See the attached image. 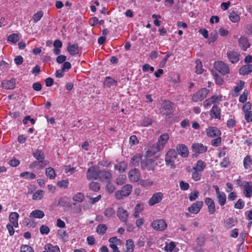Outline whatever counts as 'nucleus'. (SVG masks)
Wrapping results in <instances>:
<instances>
[{"mask_svg":"<svg viewBox=\"0 0 252 252\" xmlns=\"http://www.w3.org/2000/svg\"><path fill=\"white\" fill-rule=\"evenodd\" d=\"M238 43L240 48L244 51H246L250 46V43L248 38L244 36L239 38Z\"/></svg>","mask_w":252,"mask_h":252,"instance_id":"18","label":"nucleus"},{"mask_svg":"<svg viewBox=\"0 0 252 252\" xmlns=\"http://www.w3.org/2000/svg\"><path fill=\"white\" fill-rule=\"evenodd\" d=\"M163 198V194L161 192L154 193L148 201V205L152 206L161 202Z\"/></svg>","mask_w":252,"mask_h":252,"instance_id":"8","label":"nucleus"},{"mask_svg":"<svg viewBox=\"0 0 252 252\" xmlns=\"http://www.w3.org/2000/svg\"><path fill=\"white\" fill-rule=\"evenodd\" d=\"M99 170L96 167H91L89 168L87 172V178L88 180H96L98 178Z\"/></svg>","mask_w":252,"mask_h":252,"instance_id":"9","label":"nucleus"},{"mask_svg":"<svg viewBox=\"0 0 252 252\" xmlns=\"http://www.w3.org/2000/svg\"><path fill=\"white\" fill-rule=\"evenodd\" d=\"M44 249L47 252H60V249L58 246H54L50 243L46 244Z\"/></svg>","mask_w":252,"mask_h":252,"instance_id":"30","label":"nucleus"},{"mask_svg":"<svg viewBox=\"0 0 252 252\" xmlns=\"http://www.w3.org/2000/svg\"><path fill=\"white\" fill-rule=\"evenodd\" d=\"M221 131L216 127H209L207 129V135L210 137H219L221 135Z\"/></svg>","mask_w":252,"mask_h":252,"instance_id":"15","label":"nucleus"},{"mask_svg":"<svg viewBox=\"0 0 252 252\" xmlns=\"http://www.w3.org/2000/svg\"><path fill=\"white\" fill-rule=\"evenodd\" d=\"M20 176L21 177H23L28 180L33 179L36 177V175L34 173L30 172H22L20 173Z\"/></svg>","mask_w":252,"mask_h":252,"instance_id":"36","label":"nucleus"},{"mask_svg":"<svg viewBox=\"0 0 252 252\" xmlns=\"http://www.w3.org/2000/svg\"><path fill=\"white\" fill-rule=\"evenodd\" d=\"M153 123L151 119L149 118H145L142 122V125L144 126H148L151 125Z\"/></svg>","mask_w":252,"mask_h":252,"instance_id":"62","label":"nucleus"},{"mask_svg":"<svg viewBox=\"0 0 252 252\" xmlns=\"http://www.w3.org/2000/svg\"><path fill=\"white\" fill-rule=\"evenodd\" d=\"M132 186L129 184L125 185L121 190H118L115 193V197L117 199H122L124 197L128 196L132 191Z\"/></svg>","mask_w":252,"mask_h":252,"instance_id":"1","label":"nucleus"},{"mask_svg":"<svg viewBox=\"0 0 252 252\" xmlns=\"http://www.w3.org/2000/svg\"><path fill=\"white\" fill-rule=\"evenodd\" d=\"M212 75L215 80L216 83L217 84L220 85L223 84V80L220 76L213 71H212Z\"/></svg>","mask_w":252,"mask_h":252,"instance_id":"47","label":"nucleus"},{"mask_svg":"<svg viewBox=\"0 0 252 252\" xmlns=\"http://www.w3.org/2000/svg\"><path fill=\"white\" fill-rule=\"evenodd\" d=\"M245 203L241 199H239L234 205V207L236 209H242L244 207Z\"/></svg>","mask_w":252,"mask_h":252,"instance_id":"63","label":"nucleus"},{"mask_svg":"<svg viewBox=\"0 0 252 252\" xmlns=\"http://www.w3.org/2000/svg\"><path fill=\"white\" fill-rule=\"evenodd\" d=\"M73 201L77 202H81L84 199V195L82 193L78 192L72 198Z\"/></svg>","mask_w":252,"mask_h":252,"instance_id":"43","label":"nucleus"},{"mask_svg":"<svg viewBox=\"0 0 252 252\" xmlns=\"http://www.w3.org/2000/svg\"><path fill=\"white\" fill-rule=\"evenodd\" d=\"M214 67L216 70L218 71L222 75H224L229 72V66L222 61L215 62Z\"/></svg>","mask_w":252,"mask_h":252,"instance_id":"4","label":"nucleus"},{"mask_svg":"<svg viewBox=\"0 0 252 252\" xmlns=\"http://www.w3.org/2000/svg\"><path fill=\"white\" fill-rule=\"evenodd\" d=\"M128 177L131 182H137L141 177L139 170L136 168L130 170L128 172Z\"/></svg>","mask_w":252,"mask_h":252,"instance_id":"10","label":"nucleus"},{"mask_svg":"<svg viewBox=\"0 0 252 252\" xmlns=\"http://www.w3.org/2000/svg\"><path fill=\"white\" fill-rule=\"evenodd\" d=\"M142 156L140 154H137L133 156L131 159L130 165L138 166L142 159Z\"/></svg>","mask_w":252,"mask_h":252,"instance_id":"28","label":"nucleus"},{"mask_svg":"<svg viewBox=\"0 0 252 252\" xmlns=\"http://www.w3.org/2000/svg\"><path fill=\"white\" fill-rule=\"evenodd\" d=\"M67 51L71 55L78 54L79 52L78 45L73 44L68 46Z\"/></svg>","mask_w":252,"mask_h":252,"instance_id":"34","label":"nucleus"},{"mask_svg":"<svg viewBox=\"0 0 252 252\" xmlns=\"http://www.w3.org/2000/svg\"><path fill=\"white\" fill-rule=\"evenodd\" d=\"M115 214V211L113 208L108 207L105 209L104 215L107 218L111 217Z\"/></svg>","mask_w":252,"mask_h":252,"instance_id":"41","label":"nucleus"},{"mask_svg":"<svg viewBox=\"0 0 252 252\" xmlns=\"http://www.w3.org/2000/svg\"><path fill=\"white\" fill-rule=\"evenodd\" d=\"M43 13L42 11H38L32 17V20L34 23L39 21L42 17Z\"/></svg>","mask_w":252,"mask_h":252,"instance_id":"52","label":"nucleus"},{"mask_svg":"<svg viewBox=\"0 0 252 252\" xmlns=\"http://www.w3.org/2000/svg\"><path fill=\"white\" fill-rule=\"evenodd\" d=\"M244 194L247 197H250L252 195V184L251 182H246L244 185Z\"/></svg>","mask_w":252,"mask_h":252,"instance_id":"23","label":"nucleus"},{"mask_svg":"<svg viewBox=\"0 0 252 252\" xmlns=\"http://www.w3.org/2000/svg\"><path fill=\"white\" fill-rule=\"evenodd\" d=\"M50 232V229L48 226L45 225H42L40 227V232L41 234H48Z\"/></svg>","mask_w":252,"mask_h":252,"instance_id":"57","label":"nucleus"},{"mask_svg":"<svg viewBox=\"0 0 252 252\" xmlns=\"http://www.w3.org/2000/svg\"><path fill=\"white\" fill-rule=\"evenodd\" d=\"M209 91L207 89L203 88L193 94L192 100L194 102L201 101L206 97Z\"/></svg>","mask_w":252,"mask_h":252,"instance_id":"7","label":"nucleus"},{"mask_svg":"<svg viewBox=\"0 0 252 252\" xmlns=\"http://www.w3.org/2000/svg\"><path fill=\"white\" fill-rule=\"evenodd\" d=\"M45 174L50 179H53L56 177L55 170L51 167L46 168L45 170Z\"/></svg>","mask_w":252,"mask_h":252,"instance_id":"39","label":"nucleus"},{"mask_svg":"<svg viewBox=\"0 0 252 252\" xmlns=\"http://www.w3.org/2000/svg\"><path fill=\"white\" fill-rule=\"evenodd\" d=\"M98 178L102 181L107 180L110 181L112 178V174L110 172L105 170H99Z\"/></svg>","mask_w":252,"mask_h":252,"instance_id":"21","label":"nucleus"},{"mask_svg":"<svg viewBox=\"0 0 252 252\" xmlns=\"http://www.w3.org/2000/svg\"><path fill=\"white\" fill-rule=\"evenodd\" d=\"M206 166V164L204 161L199 160L197 161L196 166L193 167V169L194 171L201 172L204 169Z\"/></svg>","mask_w":252,"mask_h":252,"instance_id":"32","label":"nucleus"},{"mask_svg":"<svg viewBox=\"0 0 252 252\" xmlns=\"http://www.w3.org/2000/svg\"><path fill=\"white\" fill-rule=\"evenodd\" d=\"M199 171H194L192 174V178L195 181L200 180L201 174L199 173Z\"/></svg>","mask_w":252,"mask_h":252,"instance_id":"61","label":"nucleus"},{"mask_svg":"<svg viewBox=\"0 0 252 252\" xmlns=\"http://www.w3.org/2000/svg\"><path fill=\"white\" fill-rule=\"evenodd\" d=\"M218 37V33L216 30L212 32L210 34L209 38V42L210 43L211 42H214L217 39Z\"/></svg>","mask_w":252,"mask_h":252,"instance_id":"49","label":"nucleus"},{"mask_svg":"<svg viewBox=\"0 0 252 252\" xmlns=\"http://www.w3.org/2000/svg\"><path fill=\"white\" fill-rule=\"evenodd\" d=\"M33 157L36 160H45L44 152L40 150H36L32 153Z\"/></svg>","mask_w":252,"mask_h":252,"instance_id":"33","label":"nucleus"},{"mask_svg":"<svg viewBox=\"0 0 252 252\" xmlns=\"http://www.w3.org/2000/svg\"><path fill=\"white\" fill-rule=\"evenodd\" d=\"M203 203L202 201H196L188 208V211L192 214H196L200 211L203 206Z\"/></svg>","mask_w":252,"mask_h":252,"instance_id":"12","label":"nucleus"},{"mask_svg":"<svg viewBox=\"0 0 252 252\" xmlns=\"http://www.w3.org/2000/svg\"><path fill=\"white\" fill-rule=\"evenodd\" d=\"M107 230L106 226L104 224H99L96 227V232L100 234L103 235Z\"/></svg>","mask_w":252,"mask_h":252,"instance_id":"45","label":"nucleus"},{"mask_svg":"<svg viewBox=\"0 0 252 252\" xmlns=\"http://www.w3.org/2000/svg\"><path fill=\"white\" fill-rule=\"evenodd\" d=\"M218 201L220 206H223L226 203V195L223 192H221L217 194Z\"/></svg>","mask_w":252,"mask_h":252,"instance_id":"31","label":"nucleus"},{"mask_svg":"<svg viewBox=\"0 0 252 252\" xmlns=\"http://www.w3.org/2000/svg\"><path fill=\"white\" fill-rule=\"evenodd\" d=\"M229 19L232 22H237L240 20L239 16L235 12H232L229 14Z\"/></svg>","mask_w":252,"mask_h":252,"instance_id":"48","label":"nucleus"},{"mask_svg":"<svg viewBox=\"0 0 252 252\" xmlns=\"http://www.w3.org/2000/svg\"><path fill=\"white\" fill-rule=\"evenodd\" d=\"M195 64L196 73L199 74H201L204 70L201 62L199 60H196L195 62Z\"/></svg>","mask_w":252,"mask_h":252,"instance_id":"40","label":"nucleus"},{"mask_svg":"<svg viewBox=\"0 0 252 252\" xmlns=\"http://www.w3.org/2000/svg\"><path fill=\"white\" fill-rule=\"evenodd\" d=\"M243 165L246 169L249 168L252 165V159L250 156H247L244 158Z\"/></svg>","mask_w":252,"mask_h":252,"instance_id":"37","label":"nucleus"},{"mask_svg":"<svg viewBox=\"0 0 252 252\" xmlns=\"http://www.w3.org/2000/svg\"><path fill=\"white\" fill-rule=\"evenodd\" d=\"M169 138V136L167 133L161 134L158 138L155 152H159L163 150Z\"/></svg>","mask_w":252,"mask_h":252,"instance_id":"3","label":"nucleus"},{"mask_svg":"<svg viewBox=\"0 0 252 252\" xmlns=\"http://www.w3.org/2000/svg\"><path fill=\"white\" fill-rule=\"evenodd\" d=\"M127 167V163L124 161H120L114 165V169L119 172H124Z\"/></svg>","mask_w":252,"mask_h":252,"instance_id":"25","label":"nucleus"},{"mask_svg":"<svg viewBox=\"0 0 252 252\" xmlns=\"http://www.w3.org/2000/svg\"><path fill=\"white\" fill-rule=\"evenodd\" d=\"M178 153L183 158L188 156L189 151L187 147L184 144H178L176 147Z\"/></svg>","mask_w":252,"mask_h":252,"instance_id":"16","label":"nucleus"},{"mask_svg":"<svg viewBox=\"0 0 252 252\" xmlns=\"http://www.w3.org/2000/svg\"><path fill=\"white\" fill-rule=\"evenodd\" d=\"M1 86L5 89H13L15 87V80L14 79H11L9 80H3L1 82Z\"/></svg>","mask_w":252,"mask_h":252,"instance_id":"20","label":"nucleus"},{"mask_svg":"<svg viewBox=\"0 0 252 252\" xmlns=\"http://www.w3.org/2000/svg\"><path fill=\"white\" fill-rule=\"evenodd\" d=\"M252 71V65L248 64L243 65L239 69V73L241 75H247Z\"/></svg>","mask_w":252,"mask_h":252,"instance_id":"27","label":"nucleus"},{"mask_svg":"<svg viewBox=\"0 0 252 252\" xmlns=\"http://www.w3.org/2000/svg\"><path fill=\"white\" fill-rule=\"evenodd\" d=\"M43 196V191L42 190H37L32 195L33 200H40Z\"/></svg>","mask_w":252,"mask_h":252,"instance_id":"46","label":"nucleus"},{"mask_svg":"<svg viewBox=\"0 0 252 252\" xmlns=\"http://www.w3.org/2000/svg\"><path fill=\"white\" fill-rule=\"evenodd\" d=\"M19 215L18 213L14 212L10 213L9 220L15 227H18V218Z\"/></svg>","mask_w":252,"mask_h":252,"instance_id":"22","label":"nucleus"},{"mask_svg":"<svg viewBox=\"0 0 252 252\" xmlns=\"http://www.w3.org/2000/svg\"><path fill=\"white\" fill-rule=\"evenodd\" d=\"M192 149L195 153L202 154L206 152L207 148L201 143H194L192 145Z\"/></svg>","mask_w":252,"mask_h":252,"instance_id":"19","label":"nucleus"},{"mask_svg":"<svg viewBox=\"0 0 252 252\" xmlns=\"http://www.w3.org/2000/svg\"><path fill=\"white\" fill-rule=\"evenodd\" d=\"M220 109L217 106H213L210 110V115L216 119H220Z\"/></svg>","mask_w":252,"mask_h":252,"instance_id":"29","label":"nucleus"},{"mask_svg":"<svg viewBox=\"0 0 252 252\" xmlns=\"http://www.w3.org/2000/svg\"><path fill=\"white\" fill-rule=\"evenodd\" d=\"M64 170L66 173L72 174L75 172L76 169L75 168L72 167L69 165H66L64 166Z\"/></svg>","mask_w":252,"mask_h":252,"instance_id":"64","label":"nucleus"},{"mask_svg":"<svg viewBox=\"0 0 252 252\" xmlns=\"http://www.w3.org/2000/svg\"><path fill=\"white\" fill-rule=\"evenodd\" d=\"M227 57L232 63H236L239 61L240 54L234 51L227 52Z\"/></svg>","mask_w":252,"mask_h":252,"instance_id":"13","label":"nucleus"},{"mask_svg":"<svg viewBox=\"0 0 252 252\" xmlns=\"http://www.w3.org/2000/svg\"><path fill=\"white\" fill-rule=\"evenodd\" d=\"M153 228L157 231H163L167 227L165 221L162 219L155 220L151 224Z\"/></svg>","mask_w":252,"mask_h":252,"instance_id":"6","label":"nucleus"},{"mask_svg":"<svg viewBox=\"0 0 252 252\" xmlns=\"http://www.w3.org/2000/svg\"><path fill=\"white\" fill-rule=\"evenodd\" d=\"M219 99L218 96H213L211 98L205 100L203 102V105L204 107H208L211 106L215 102H216Z\"/></svg>","mask_w":252,"mask_h":252,"instance_id":"35","label":"nucleus"},{"mask_svg":"<svg viewBox=\"0 0 252 252\" xmlns=\"http://www.w3.org/2000/svg\"><path fill=\"white\" fill-rule=\"evenodd\" d=\"M205 203L208 207V212L210 214H213L216 211L215 204L214 201L210 197H206L205 199Z\"/></svg>","mask_w":252,"mask_h":252,"instance_id":"17","label":"nucleus"},{"mask_svg":"<svg viewBox=\"0 0 252 252\" xmlns=\"http://www.w3.org/2000/svg\"><path fill=\"white\" fill-rule=\"evenodd\" d=\"M48 164L49 162L47 160H36L30 165L29 167L31 169H40L43 168Z\"/></svg>","mask_w":252,"mask_h":252,"instance_id":"11","label":"nucleus"},{"mask_svg":"<svg viewBox=\"0 0 252 252\" xmlns=\"http://www.w3.org/2000/svg\"><path fill=\"white\" fill-rule=\"evenodd\" d=\"M177 157V153L174 149H170L165 156L166 164L172 168L175 167L174 162Z\"/></svg>","mask_w":252,"mask_h":252,"instance_id":"2","label":"nucleus"},{"mask_svg":"<svg viewBox=\"0 0 252 252\" xmlns=\"http://www.w3.org/2000/svg\"><path fill=\"white\" fill-rule=\"evenodd\" d=\"M117 81L110 77H107L104 81V86L105 88H110L112 86H117Z\"/></svg>","mask_w":252,"mask_h":252,"instance_id":"26","label":"nucleus"},{"mask_svg":"<svg viewBox=\"0 0 252 252\" xmlns=\"http://www.w3.org/2000/svg\"><path fill=\"white\" fill-rule=\"evenodd\" d=\"M249 91L247 90H245L243 94L239 97V101L242 103L246 102L247 100V96Z\"/></svg>","mask_w":252,"mask_h":252,"instance_id":"53","label":"nucleus"},{"mask_svg":"<svg viewBox=\"0 0 252 252\" xmlns=\"http://www.w3.org/2000/svg\"><path fill=\"white\" fill-rule=\"evenodd\" d=\"M234 220L233 219H227L224 222L225 227L230 228L234 225Z\"/></svg>","mask_w":252,"mask_h":252,"instance_id":"54","label":"nucleus"},{"mask_svg":"<svg viewBox=\"0 0 252 252\" xmlns=\"http://www.w3.org/2000/svg\"><path fill=\"white\" fill-rule=\"evenodd\" d=\"M174 104L170 101H164L161 107V112L163 114L169 115L173 112Z\"/></svg>","mask_w":252,"mask_h":252,"instance_id":"5","label":"nucleus"},{"mask_svg":"<svg viewBox=\"0 0 252 252\" xmlns=\"http://www.w3.org/2000/svg\"><path fill=\"white\" fill-rule=\"evenodd\" d=\"M126 180V177L125 175H120L116 179V183L118 185H122L125 183Z\"/></svg>","mask_w":252,"mask_h":252,"instance_id":"42","label":"nucleus"},{"mask_svg":"<svg viewBox=\"0 0 252 252\" xmlns=\"http://www.w3.org/2000/svg\"><path fill=\"white\" fill-rule=\"evenodd\" d=\"M221 141V138L220 136H219L217 137V138L215 139H212L211 140V143L213 146L218 147L220 144Z\"/></svg>","mask_w":252,"mask_h":252,"instance_id":"55","label":"nucleus"},{"mask_svg":"<svg viewBox=\"0 0 252 252\" xmlns=\"http://www.w3.org/2000/svg\"><path fill=\"white\" fill-rule=\"evenodd\" d=\"M45 216L44 213L40 210H34L32 211L30 214V218L42 219Z\"/></svg>","mask_w":252,"mask_h":252,"instance_id":"24","label":"nucleus"},{"mask_svg":"<svg viewBox=\"0 0 252 252\" xmlns=\"http://www.w3.org/2000/svg\"><path fill=\"white\" fill-rule=\"evenodd\" d=\"M175 247V245L174 242H171L167 244L165 246V250L167 252H171Z\"/></svg>","mask_w":252,"mask_h":252,"instance_id":"58","label":"nucleus"},{"mask_svg":"<svg viewBox=\"0 0 252 252\" xmlns=\"http://www.w3.org/2000/svg\"><path fill=\"white\" fill-rule=\"evenodd\" d=\"M156 148V144L153 145V146L151 147L149 150L147 151V155L149 156H152L158 152H155V149Z\"/></svg>","mask_w":252,"mask_h":252,"instance_id":"60","label":"nucleus"},{"mask_svg":"<svg viewBox=\"0 0 252 252\" xmlns=\"http://www.w3.org/2000/svg\"><path fill=\"white\" fill-rule=\"evenodd\" d=\"M117 216L121 221L126 222L127 220L128 213L123 207H119L117 210Z\"/></svg>","mask_w":252,"mask_h":252,"instance_id":"14","label":"nucleus"},{"mask_svg":"<svg viewBox=\"0 0 252 252\" xmlns=\"http://www.w3.org/2000/svg\"><path fill=\"white\" fill-rule=\"evenodd\" d=\"M153 184V181L150 179L143 180L140 181V185L146 188L150 187Z\"/></svg>","mask_w":252,"mask_h":252,"instance_id":"44","label":"nucleus"},{"mask_svg":"<svg viewBox=\"0 0 252 252\" xmlns=\"http://www.w3.org/2000/svg\"><path fill=\"white\" fill-rule=\"evenodd\" d=\"M199 192L197 190L194 191L193 192H191L189 196V200L190 201L195 200L199 196Z\"/></svg>","mask_w":252,"mask_h":252,"instance_id":"59","label":"nucleus"},{"mask_svg":"<svg viewBox=\"0 0 252 252\" xmlns=\"http://www.w3.org/2000/svg\"><path fill=\"white\" fill-rule=\"evenodd\" d=\"M19 40V35L17 33H13L8 37V40L12 43H16Z\"/></svg>","mask_w":252,"mask_h":252,"instance_id":"50","label":"nucleus"},{"mask_svg":"<svg viewBox=\"0 0 252 252\" xmlns=\"http://www.w3.org/2000/svg\"><path fill=\"white\" fill-rule=\"evenodd\" d=\"M21 252H34L32 247L26 245H23L20 248Z\"/></svg>","mask_w":252,"mask_h":252,"instance_id":"51","label":"nucleus"},{"mask_svg":"<svg viewBox=\"0 0 252 252\" xmlns=\"http://www.w3.org/2000/svg\"><path fill=\"white\" fill-rule=\"evenodd\" d=\"M89 188L92 190L97 191L99 189V184L96 182H92L90 184Z\"/></svg>","mask_w":252,"mask_h":252,"instance_id":"56","label":"nucleus"},{"mask_svg":"<svg viewBox=\"0 0 252 252\" xmlns=\"http://www.w3.org/2000/svg\"><path fill=\"white\" fill-rule=\"evenodd\" d=\"M126 252H133L134 247L133 241L131 239L127 240L126 242Z\"/></svg>","mask_w":252,"mask_h":252,"instance_id":"38","label":"nucleus"}]
</instances>
